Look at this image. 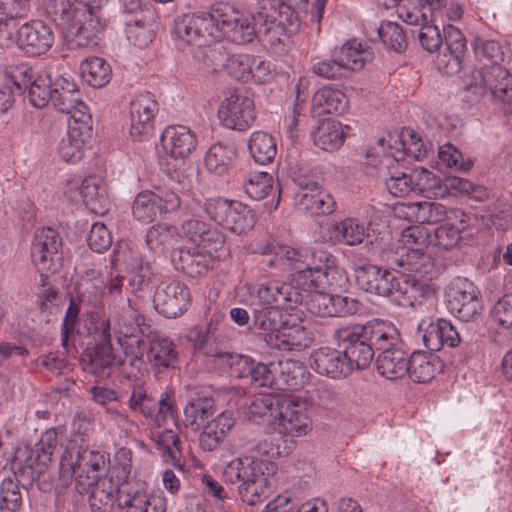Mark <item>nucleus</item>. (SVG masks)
I'll use <instances>...</instances> for the list:
<instances>
[{"instance_id": "0e129e2a", "label": "nucleus", "mask_w": 512, "mask_h": 512, "mask_svg": "<svg viewBox=\"0 0 512 512\" xmlns=\"http://www.w3.org/2000/svg\"><path fill=\"white\" fill-rule=\"evenodd\" d=\"M79 194L90 211L103 214L107 209L108 199L105 191L99 187L95 179H85L79 187Z\"/></svg>"}, {"instance_id": "603ef678", "label": "nucleus", "mask_w": 512, "mask_h": 512, "mask_svg": "<svg viewBox=\"0 0 512 512\" xmlns=\"http://www.w3.org/2000/svg\"><path fill=\"white\" fill-rule=\"evenodd\" d=\"M147 358L158 368H173L178 360V352L172 340L155 337L150 341Z\"/></svg>"}, {"instance_id": "de8ad7c7", "label": "nucleus", "mask_w": 512, "mask_h": 512, "mask_svg": "<svg viewBox=\"0 0 512 512\" xmlns=\"http://www.w3.org/2000/svg\"><path fill=\"white\" fill-rule=\"evenodd\" d=\"M171 262L176 270L196 278L208 271L210 257L195 249L179 248L172 251Z\"/></svg>"}, {"instance_id": "c85d7f7f", "label": "nucleus", "mask_w": 512, "mask_h": 512, "mask_svg": "<svg viewBox=\"0 0 512 512\" xmlns=\"http://www.w3.org/2000/svg\"><path fill=\"white\" fill-rule=\"evenodd\" d=\"M311 367L319 374L334 379L347 377L351 372L343 350L321 347L311 354Z\"/></svg>"}, {"instance_id": "dca6fc26", "label": "nucleus", "mask_w": 512, "mask_h": 512, "mask_svg": "<svg viewBox=\"0 0 512 512\" xmlns=\"http://www.w3.org/2000/svg\"><path fill=\"white\" fill-rule=\"evenodd\" d=\"M218 118L228 129L246 130L255 120L253 99L237 91L229 92L219 105Z\"/></svg>"}, {"instance_id": "680f3d73", "label": "nucleus", "mask_w": 512, "mask_h": 512, "mask_svg": "<svg viewBox=\"0 0 512 512\" xmlns=\"http://www.w3.org/2000/svg\"><path fill=\"white\" fill-rule=\"evenodd\" d=\"M235 156V150L230 145L223 143L213 144L206 153L204 162L206 168L217 175H223L228 171L229 165Z\"/></svg>"}, {"instance_id": "a19ab883", "label": "nucleus", "mask_w": 512, "mask_h": 512, "mask_svg": "<svg viewBox=\"0 0 512 512\" xmlns=\"http://www.w3.org/2000/svg\"><path fill=\"white\" fill-rule=\"evenodd\" d=\"M376 365L378 372L389 380L404 377L409 370V356L404 350L403 343L380 352Z\"/></svg>"}, {"instance_id": "a18cd8bd", "label": "nucleus", "mask_w": 512, "mask_h": 512, "mask_svg": "<svg viewBox=\"0 0 512 512\" xmlns=\"http://www.w3.org/2000/svg\"><path fill=\"white\" fill-rule=\"evenodd\" d=\"M122 490L112 476L104 475L100 480L96 481L89 489V505L92 512H111L116 495Z\"/></svg>"}, {"instance_id": "cd10ccee", "label": "nucleus", "mask_w": 512, "mask_h": 512, "mask_svg": "<svg viewBox=\"0 0 512 512\" xmlns=\"http://www.w3.org/2000/svg\"><path fill=\"white\" fill-rule=\"evenodd\" d=\"M277 419L287 434L306 435L312 428V420L306 412L305 403L292 398H282Z\"/></svg>"}, {"instance_id": "09e8293b", "label": "nucleus", "mask_w": 512, "mask_h": 512, "mask_svg": "<svg viewBox=\"0 0 512 512\" xmlns=\"http://www.w3.org/2000/svg\"><path fill=\"white\" fill-rule=\"evenodd\" d=\"M349 131L350 127L339 121H324L313 132V143L324 151H334L342 146Z\"/></svg>"}, {"instance_id": "a211bd4d", "label": "nucleus", "mask_w": 512, "mask_h": 512, "mask_svg": "<svg viewBox=\"0 0 512 512\" xmlns=\"http://www.w3.org/2000/svg\"><path fill=\"white\" fill-rule=\"evenodd\" d=\"M180 205L179 196L172 191L155 193L146 190L135 197L132 213L136 220L147 223L153 221L158 214L175 211Z\"/></svg>"}, {"instance_id": "6ab92c4d", "label": "nucleus", "mask_w": 512, "mask_h": 512, "mask_svg": "<svg viewBox=\"0 0 512 512\" xmlns=\"http://www.w3.org/2000/svg\"><path fill=\"white\" fill-rule=\"evenodd\" d=\"M296 442L282 436H269L256 439L250 435H240L233 439L235 453L251 454L258 458H275L288 455L295 448Z\"/></svg>"}, {"instance_id": "49530a36", "label": "nucleus", "mask_w": 512, "mask_h": 512, "mask_svg": "<svg viewBox=\"0 0 512 512\" xmlns=\"http://www.w3.org/2000/svg\"><path fill=\"white\" fill-rule=\"evenodd\" d=\"M184 426L193 432H199L206 420L215 412V402L205 395L191 396L184 407Z\"/></svg>"}, {"instance_id": "79ce46f5", "label": "nucleus", "mask_w": 512, "mask_h": 512, "mask_svg": "<svg viewBox=\"0 0 512 512\" xmlns=\"http://www.w3.org/2000/svg\"><path fill=\"white\" fill-rule=\"evenodd\" d=\"M444 364L442 360L431 352L414 351L409 356V370L407 374L412 381L417 383L430 382L442 372Z\"/></svg>"}, {"instance_id": "6e6552de", "label": "nucleus", "mask_w": 512, "mask_h": 512, "mask_svg": "<svg viewBox=\"0 0 512 512\" xmlns=\"http://www.w3.org/2000/svg\"><path fill=\"white\" fill-rule=\"evenodd\" d=\"M371 254L389 268L398 269L400 273L412 275L418 279H426L434 267L431 257L420 247L393 251L375 246L372 248Z\"/></svg>"}, {"instance_id": "423d86ee", "label": "nucleus", "mask_w": 512, "mask_h": 512, "mask_svg": "<svg viewBox=\"0 0 512 512\" xmlns=\"http://www.w3.org/2000/svg\"><path fill=\"white\" fill-rule=\"evenodd\" d=\"M204 210L217 225L235 235H242L252 230L256 216L252 209L237 200L223 197L206 199Z\"/></svg>"}, {"instance_id": "774afa93", "label": "nucleus", "mask_w": 512, "mask_h": 512, "mask_svg": "<svg viewBox=\"0 0 512 512\" xmlns=\"http://www.w3.org/2000/svg\"><path fill=\"white\" fill-rule=\"evenodd\" d=\"M22 495L19 484L12 478H5L0 485V512H19Z\"/></svg>"}, {"instance_id": "052dcab7", "label": "nucleus", "mask_w": 512, "mask_h": 512, "mask_svg": "<svg viewBox=\"0 0 512 512\" xmlns=\"http://www.w3.org/2000/svg\"><path fill=\"white\" fill-rule=\"evenodd\" d=\"M337 54L347 73L361 70L371 56V53L357 40H349L344 43Z\"/></svg>"}, {"instance_id": "e2e57ef3", "label": "nucleus", "mask_w": 512, "mask_h": 512, "mask_svg": "<svg viewBox=\"0 0 512 512\" xmlns=\"http://www.w3.org/2000/svg\"><path fill=\"white\" fill-rule=\"evenodd\" d=\"M152 439L156 443L157 448L162 451L165 461L182 468V464L180 463V439L174 431L166 429L161 432L153 433Z\"/></svg>"}, {"instance_id": "3c124183", "label": "nucleus", "mask_w": 512, "mask_h": 512, "mask_svg": "<svg viewBox=\"0 0 512 512\" xmlns=\"http://www.w3.org/2000/svg\"><path fill=\"white\" fill-rule=\"evenodd\" d=\"M57 445L58 432L56 429H48L41 435L29 458L34 473L41 475L46 472L52 462V456Z\"/></svg>"}, {"instance_id": "2f4dec72", "label": "nucleus", "mask_w": 512, "mask_h": 512, "mask_svg": "<svg viewBox=\"0 0 512 512\" xmlns=\"http://www.w3.org/2000/svg\"><path fill=\"white\" fill-rule=\"evenodd\" d=\"M426 280L405 273L399 277L393 275L391 293H388L387 297L398 305L413 306L426 293L428 288Z\"/></svg>"}, {"instance_id": "1a4fd4ad", "label": "nucleus", "mask_w": 512, "mask_h": 512, "mask_svg": "<svg viewBox=\"0 0 512 512\" xmlns=\"http://www.w3.org/2000/svg\"><path fill=\"white\" fill-rule=\"evenodd\" d=\"M31 259L41 276L54 274L62 264V238L51 227L37 229L31 244Z\"/></svg>"}, {"instance_id": "c756f323", "label": "nucleus", "mask_w": 512, "mask_h": 512, "mask_svg": "<svg viewBox=\"0 0 512 512\" xmlns=\"http://www.w3.org/2000/svg\"><path fill=\"white\" fill-rule=\"evenodd\" d=\"M89 361L86 369L93 375L102 376L106 374L112 366H120V381L130 380L131 375L128 372L127 360L117 359L112 353L111 340H105L95 343V347L87 354Z\"/></svg>"}, {"instance_id": "13d9d810", "label": "nucleus", "mask_w": 512, "mask_h": 512, "mask_svg": "<svg viewBox=\"0 0 512 512\" xmlns=\"http://www.w3.org/2000/svg\"><path fill=\"white\" fill-rule=\"evenodd\" d=\"M252 312L254 327L268 344V340H273L272 338L278 334L285 323L282 320L281 310L256 308L252 309Z\"/></svg>"}, {"instance_id": "f8f14e48", "label": "nucleus", "mask_w": 512, "mask_h": 512, "mask_svg": "<svg viewBox=\"0 0 512 512\" xmlns=\"http://www.w3.org/2000/svg\"><path fill=\"white\" fill-rule=\"evenodd\" d=\"M466 85L477 95L490 93L495 99L512 103V75L501 65H486L473 71Z\"/></svg>"}, {"instance_id": "393cba45", "label": "nucleus", "mask_w": 512, "mask_h": 512, "mask_svg": "<svg viewBox=\"0 0 512 512\" xmlns=\"http://www.w3.org/2000/svg\"><path fill=\"white\" fill-rule=\"evenodd\" d=\"M15 45L30 55L46 53L54 43L50 26L41 21H32L17 27Z\"/></svg>"}, {"instance_id": "39448f33", "label": "nucleus", "mask_w": 512, "mask_h": 512, "mask_svg": "<svg viewBox=\"0 0 512 512\" xmlns=\"http://www.w3.org/2000/svg\"><path fill=\"white\" fill-rule=\"evenodd\" d=\"M256 20L262 39L271 45L280 43L283 36L295 33L300 26L298 13L280 0H265Z\"/></svg>"}, {"instance_id": "37998d69", "label": "nucleus", "mask_w": 512, "mask_h": 512, "mask_svg": "<svg viewBox=\"0 0 512 512\" xmlns=\"http://www.w3.org/2000/svg\"><path fill=\"white\" fill-rule=\"evenodd\" d=\"M268 340V345L279 350H301L309 347L313 338L311 333L301 324L285 322L278 334Z\"/></svg>"}, {"instance_id": "b1692460", "label": "nucleus", "mask_w": 512, "mask_h": 512, "mask_svg": "<svg viewBox=\"0 0 512 512\" xmlns=\"http://www.w3.org/2000/svg\"><path fill=\"white\" fill-rule=\"evenodd\" d=\"M92 135V116L68 119L67 134L59 144V154L66 162H76L83 156L85 142Z\"/></svg>"}, {"instance_id": "72a5a7b5", "label": "nucleus", "mask_w": 512, "mask_h": 512, "mask_svg": "<svg viewBox=\"0 0 512 512\" xmlns=\"http://www.w3.org/2000/svg\"><path fill=\"white\" fill-rule=\"evenodd\" d=\"M360 329L374 350L383 352L402 343L398 329L390 322L373 319L360 325Z\"/></svg>"}, {"instance_id": "338daca9", "label": "nucleus", "mask_w": 512, "mask_h": 512, "mask_svg": "<svg viewBox=\"0 0 512 512\" xmlns=\"http://www.w3.org/2000/svg\"><path fill=\"white\" fill-rule=\"evenodd\" d=\"M243 188L251 199L262 200L273 189V177L263 171L250 173L243 183Z\"/></svg>"}, {"instance_id": "2eb2a0df", "label": "nucleus", "mask_w": 512, "mask_h": 512, "mask_svg": "<svg viewBox=\"0 0 512 512\" xmlns=\"http://www.w3.org/2000/svg\"><path fill=\"white\" fill-rule=\"evenodd\" d=\"M363 336L360 324L341 327L334 332V339L344 352L350 372L365 369L374 358L375 350Z\"/></svg>"}, {"instance_id": "f3484780", "label": "nucleus", "mask_w": 512, "mask_h": 512, "mask_svg": "<svg viewBox=\"0 0 512 512\" xmlns=\"http://www.w3.org/2000/svg\"><path fill=\"white\" fill-rule=\"evenodd\" d=\"M132 412H138L157 427H161L173 413V394L164 391L156 400L140 388H134L127 403Z\"/></svg>"}, {"instance_id": "ea45409f", "label": "nucleus", "mask_w": 512, "mask_h": 512, "mask_svg": "<svg viewBox=\"0 0 512 512\" xmlns=\"http://www.w3.org/2000/svg\"><path fill=\"white\" fill-rule=\"evenodd\" d=\"M335 259L320 247L307 248L306 251V282L309 290L318 289V282L326 278L334 268Z\"/></svg>"}, {"instance_id": "5fc2aeb1", "label": "nucleus", "mask_w": 512, "mask_h": 512, "mask_svg": "<svg viewBox=\"0 0 512 512\" xmlns=\"http://www.w3.org/2000/svg\"><path fill=\"white\" fill-rule=\"evenodd\" d=\"M280 402L272 394H259L254 396L247 405L246 414L249 420L259 422L260 420L269 421L277 419V412L280 410Z\"/></svg>"}, {"instance_id": "9d476101", "label": "nucleus", "mask_w": 512, "mask_h": 512, "mask_svg": "<svg viewBox=\"0 0 512 512\" xmlns=\"http://www.w3.org/2000/svg\"><path fill=\"white\" fill-rule=\"evenodd\" d=\"M466 85L477 95L490 93L495 99L512 103V75L501 65H486L473 71Z\"/></svg>"}, {"instance_id": "58836bf2", "label": "nucleus", "mask_w": 512, "mask_h": 512, "mask_svg": "<svg viewBox=\"0 0 512 512\" xmlns=\"http://www.w3.org/2000/svg\"><path fill=\"white\" fill-rule=\"evenodd\" d=\"M262 254H273L274 261H283L289 265L298 274V281H303L306 285V251L305 249H295L288 245H283L275 241H268L259 247Z\"/></svg>"}, {"instance_id": "5701e85b", "label": "nucleus", "mask_w": 512, "mask_h": 512, "mask_svg": "<svg viewBox=\"0 0 512 512\" xmlns=\"http://www.w3.org/2000/svg\"><path fill=\"white\" fill-rule=\"evenodd\" d=\"M190 292L186 285L178 282L161 283L154 294L156 309L167 318H175L187 310Z\"/></svg>"}, {"instance_id": "864d4df0", "label": "nucleus", "mask_w": 512, "mask_h": 512, "mask_svg": "<svg viewBox=\"0 0 512 512\" xmlns=\"http://www.w3.org/2000/svg\"><path fill=\"white\" fill-rule=\"evenodd\" d=\"M299 207L311 215H328L335 210V201L326 191L299 192L296 196Z\"/></svg>"}, {"instance_id": "7c9ffc66", "label": "nucleus", "mask_w": 512, "mask_h": 512, "mask_svg": "<svg viewBox=\"0 0 512 512\" xmlns=\"http://www.w3.org/2000/svg\"><path fill=\"white\" fill-rule=\"evenodd\" d=\"M164 150L175 159L188 157L197 147V138L190 128L182 125L167 127L161 135Z\"/></svg>"}, {"instance_id": "c03bdc74", "label": "nucleus", "mask_w": 512, "mask_h": 512, "mask_svg": "<svg viewBox=\"0 0 512 512\" xmlns=\"http://www.w3.org/2000/svg\"><path fill=\"white\" fill-rule=\"evenodd\" d=\"M276 373V389L296 390L307 381L305 365L294 359H284L273 363Z\"/></svg>"}, {"instance_id": "4c0bfd02", "label": "nucleus", "mask_w": 512, "mask_h": 512, "mask_svg": "<svg viewBox=\"0 0 512 512\" xmlns=\"http://www.w3.org/2000/svg\"><path fill=\"white\" fill-rule=\"evenodd\" d=\"M443 0H399V17L409 25L422 26L434 22Z\"/></svg>"}, {"instance_id": "4468645a", "label": "nucleus", "mask_w": 512, "mask_h": 512, "mask_svg": "<svg viewBox=\"0 0 512 512\" xmlns=\"http://www.w3.org/2000/svg\"><path fill=\"white\" fill-rule=\"evenodd\" d=\"M448 310L459 320L471 322L481 315L483 305L477 287L466 278L456 279L446 293Z\"/></svg>"}, {"instance_id": "aec40b11", "label": "nucleus", "mask_w": 512, "mask_h": 512, "mask_svg": "<svg viewBox=\"0 0 512 512\" xmlns=\"http://www.w3.org/2000/svg\"><path fill=\"white\" fill-rule=\"evenodd\" d=\"M158 103L149 92L138 94L130 106V135L137 141H144L153 135L154 116Z\"/></svg>"}, {"instance_id": "412c9836", "label": "nucleus", "mask_w": 512, "mask_h": 512, "mask_svg": "<svg viewBox=\"0 0 512 512\" xmlns=\"http://www.w3.org/2000/svg\"><path fill=\"white\" fill-rule=\"evenodd\" d=\"M52 103L62 113L68 114L69 119L91 116L88 106L83 101L80 91L70 77L61 76L55 80L52 91Z\"/></svg>"}, {"instance_id": "20e7f679", "label": "nucleus", "mask_w": 512, "mask_h": 512, "mask_svg": "<svg viewBox=\"0 0 512 512\" xmlns=\"http://www.w3.org/2000/svg\"><path fill=\"white\" fill-rule=\"evenodd\" d=\"M171 36L179 49H191L193 53L221 39V31L214 19V5L210 11L177 16L171 27Z\"/></svg>"}, {"instance_id": "473e14b6", "label": "nucleus", "mask_w": 512, "mask_h": 512, "mask_svg": "<svg viewBox=\"0 0 512 512\" xmlns=\"http://www.w3.org/2000/svg\"><path fill=\"white\" fill-rule=\"evenodd\" d=\"M158 16L153 6L141 10V16H133L126 23V34L130 42L139 48L148 46L154 36Z\"/></svg>"}, {"instance_id": "a878e982", "label": "nucleus", "mask_w": 512, "mask_h": 512, "mask_svg": "<svg viewBox=\"0 0 512 512\" xmlns=\"http://www.w3.org/2000/svg\"><path fill=\"white\" fill-rule=\"evenodd\" d=\"M130 267L129 286L134 291L141 290L147 286L153 276V271L148 262H143L141 258L134 255L127 244L117 245L111 255V267L117 269L121 264Z\"/></svg>"}, {"instance_id": "7ed1b4c3", "label": "nucleus", "mask_w": 512, "mask_h": 512, "mask_svg": "<svg viewBox=\"0 0 512 512\" xmlns=\"http://www.w3.org/2000/svg\"><path fill=\"white\" fill-rule=\"evenodd\" d=\"M104 452L83 449L71 441L60 459L59 476L63 485H68L76 475V489L79 493L88 492L90 487L103 476L107 466Z\"/></svg>"}, {"instance_id": "c9c22d12", "label": "nucleus", "mask_w": 512, "mask_h": 512, "mask_svg": "<svg viewBox=\"0 0 512 512\" xmlns=\"http://www.w3.org/2000/svg\"><path fill=\"white\" fill-rule=\"evenodd\" d=\"M367 227L355 218H345L331 222L324 234V239L332 244L355 246L363 242Z\"/></svg>"}, {"instance_id": "f257e3e1", "label": "nucleus", "mask_w": 512, "mask_h": 512, "mask_svg": "<svg viewBox=\"0 0 512 512\" xmlns=\"http://www.w3.org/2000/svg\"><path fill=\"white\" fill-rule=\"evenodd\" d=\"M108 0H46L44 9L61 29L64 44L71 50L97 45L103 29L99 9Z\"/></svg>"}, {"instance_id": "69168bd1", "label": "nucleus", "mask_w": 512, "mask_h": 512, "mask_svg": "<svg viewBox=\"0 0 512 512\" xmlns=\"http://www.w3.org/2000/svg\"><path fill=\"white\" fill-rule=\"evenodd\" d=\"M194 54L205 66L214 71L224 69L230 55L220 39L197 50Z\"/></svg>"}, {"instance_id": "f704fd0d", "label": "nucleus", "mask_w": 512, "mask_h": 512, "mask_svg": "<svg viewBox=\"0 0 512 512\" xmlns=\"http://www.w3.org/2000/svg\"><path fill=\"white\" fill-rule=\"evenodd\" d=\"M234 425L235 418L231 411L221 412L211 421H207L200 430V447L205 451H214L228 436Z\"/></svg>"}, {"instance_id": "6e6d98bb", "label": "nucleus", "mask_w": 512, "mask_h": 512, "mask_svg": "<svg viewBox=\"0 0 512 512\" xmlns=\"http://www.w3.org/2000/svg\"><path fill=\"white\" fill-rule=\"evenodd\" d=\"M81 73L83 79L95 88L108 84L112 75L109 63L100 57H89L82 61Z\"/></svg>"}, {"instance_id": "4d7b16f0", "label": "nucleus", "mask_w": 512, "mask_h": 512, "mask_svg": "<svg viewBox=\"0 0 512 512\" xmlns=\"http://www.w3.org/2000/svg\"><path fill=\"white\" fill-rule=\"evenodd\" d=\"M179 240L176 229L166 223L151 226L145 236V244L149 250L162 253Z\"/></svg>"}, {"instance_id": "4be33fe9", "label": "nucleus", "mask_w": 512, "mask_h": 512, "mask_svg": "<svg viewBox=\"0 0 512 512\" xmlns=\"http://www.w3.org/2000/svg\"><path fill=\"white\" fill-rule=\"evenodd\" d=\"M119 507L125 512H167V499L164 496L149 497L142 483L128 482L119 490Z\"/></svg>"}, {"instance_id": "e433bc0d", "label": "nucleus", "mask_w": 512, "mask_h": 512, "mask_svg": "<svg viewBox=\"0 0 512 512\" xmlns=\"http://www.w3.org/2000/svg\"><path fill=\"white\" fill-rule=\"evenodd\" d=\"M358 286L369 293L387 297L391 293L393 274L376 265H365L355 270Z\"/></svg>"}, {"instance_id": "ddd939ff", "label": "nucleus", "mask_w": 512, "mask_h": 512, "mask_svg": "<svg viewBox=\"0 0 512 512\" xmlns=\"http://www.w3.org/2000/svg\"><path fill=\"white\" fill-rule=\"evenodd\" d=\"M466 85L477 95L490 93L495 99L512 103V75L501 65H486L473 71Z\"/></svg>"}, {"instance_id": "f03ea898", "label": "nucleus", "mask_w": 512, "mask_h": 512, "mask_svg": "<svg viewBox=\"0 0 512 512\" xmlns=\"http://www.w3.org/2000/svg\"><path fill=\"white\" fill-rule=\"evenodd\" d=\"M277 470L274 462L251 454H242L226 463L223 477L226 483L236 484L243 502L254 506L270 492V477Z\"/></svg>"}, {"instance_id": "8fccbe9b", "label": "nucleus", "mask_w": 512, "mask_h": 512, "mask_svg": "<svg viewBox=\"0 0 512 512\" xmlns=\"http://www.w3.org/2000/svg\"><path fill=\"white\" fill-rule=\"evenodd\" d=\"M312 109L318 115L342 114L348 109V99L342 90L324 86L313 95Z\"/></svg>"}, {"instance_id": "bf43d9fd", "label": "nucleus", "mask_w": 512, "mask_h": 512, "mask_svg": "<svg viewBox=\"0 0 512 512\" xmlns=\"http://www.w3.org/2000/svg\"><path fill=\"white\" fill-rule=\"evenodd\" d=\"M248 148L255 162L270 163L277 154L275 139L267 132L256 131L251 134Z\"/></svg>"}, {"instance_id": "0eeeda50", "label": "nucleus", "mask_w": 512, "mask_h": 512, "mask_svg": "<svg viewBox=\"0 0 512 512\" xmlns=\"http://www.w3.org/2000/svg\"><path fill=\"white\" fill-rule=\"evenodd\" d=\"M214 19L221 38L225 36L238 45L250 43L256 36L262 38L256 14L250 18L227 3H218L214 5Z\"/></svg>"}, {"instance_id": "bb28decb", "label": "nucleus", "mask_w": 512, "mask_h": 512, "mask_svg": "<svg viewBox=\"0 0 512 512\" xmlns=\"http://www.w3.org/2000/svg\"><path fill=\"white\" fill-rule=\"evenodd\" d=\"M297 293L287 283L271 281L260 285L256 295L252 296L251 309H277L287 308L290 302H296Z\"/></svg>"}, {"instance_id": "9b49d317", "label": "nucleus", "mask_w": 512, "mask_h": 512, "mask_svg": "<svg viewBox=\"0 0 512 512\" xmlns=\"http://www.w3.org/2000/svg\"><path fill=\"white\" fill-rule=\"evenodd\" d=\"M466 85L477 95L490 93L495 99L512 103V75L501 65H486L473 71Z\"/></svg>"}]
</instances>
